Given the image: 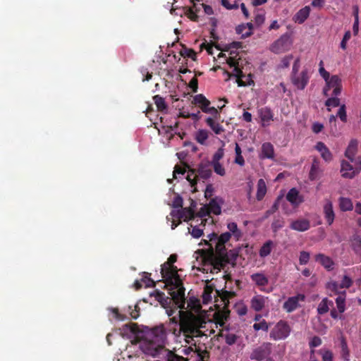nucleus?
<instances>
[{
  "instance_id": "nucleus-64",
  "label": "nucleus",
  "mask_w": 361,
  "mask_h": 361,
  "mask_svg": "<svg viewBox=\"0 0 361 361\" xmlns=\"http://www.w3.org/2000/svg\"><path fill=\"white\" fill-rule=\"evenodd\" d=\"M323 128H324L323 124L318 123V122L313 123L312 127V131L314 133H320Z\"/></svg>"
},
{
  "instance_id": "nucleus-26",
  "label": "nucleus",
  "mask_w": 361,
  "mask_h": 361,
  "mask_svg": "<svg viewBox=\"0 0 361 361\" xmlns=\"http://www.w3.org/2000/svg\"><path fill=\"white\" fill-rule=\"evenodd\" d=\"M266 299L262 295H257L251 300V307L256 312L261 311L265 305Z\"/></svg>"
},
{
  "instance_id": "nucleus-29",
  "label": "nucleus",
  "mask_w": 361,
  "mask_h": 361,
  "mask_svg": "<svg viewBox=\"0 0 361 361\" xmlns=\"http://www.w3.org/2000/svg\"><path fill=\"white\" fill-rule=\"evenodd\" d=\"M250 278L257 286H265L269 283L268 278L262 273L253 274Z\"/></svg>"
},
{
  "instance_id": "nucleus-2",
  "label": "nucleus",
  "mask_w": 361,
  "mask_h": 361,
  "mask_svg": "<svg viewBox=\"0 0 361 361\" xmlns=\"http://www.w3.org/2000/svg\"><path fill=\"white\" fill-rule=\"evenodd\" d=\"M122 336H133L130 341V345H128L126 349L127 356L132 358L133 356L130 354L132 348L139 345V348L146 355L155 357L158 355V326L150 329L145 326L140 329L139 326L135 323L123 325L121 329Z\"/></svg>"
},
{
  "instance_id": "nucleus-45",
  "label": "nucleus",
  "mask_w": 361,
  "mask_h": 361,
  "mask_svg": "<svg viewBox=\"0 0 361 361\" xmlns=\"http://www.w3.org/2000/svg\"><path fill=\"white\" fill-rule=\"evenodd\" d=\"M245 29L246 25H245V24L240 25L236 27V32L239 35H241L243 38H246L250 36L252 32L251 31L245 32Z\"/></svg>"
},
{
  "instance_id": "nucleus-16",
  "label": "nucleus",
  "mask_w": 361,
  "mask_h": 361,
  "mask_svg": "<svg viewBox=\"0 0 361 361\" xmlns=\"http://www.w3.org/2000/svg\"><path fill=\"white\" fill-rule=\"evenodd\" d=\"M155 282L150 278V274L144 272L142 277L140 280H136L133 284L136 290L140 289L142 286L146 288L153 287L155 286Z\"/></svg>"
},
{
  "instance_id": "nucleus-33",
  "label": "nucleus",
  "mask_w": 361,
  "mask_h": 361,
  "mask_svg": "<svg viewBox=\"0 0 361 361\" xmlns=\"http://www.w3.org/2000/svg\"><path fill=\"white\" fill-rule=\"evenodd\" d=\"M274 243L272 240H267L263 245L261 247L259 254L261 257H266L270 255Z\"/></svg>"
},
{
  "instance_id": "nucleus-30",
  "label": "nucleus",
  "mask_w": 361,
  "mask_h": 361,
  "mask_svg": "<svg viewBox=\"0 0 361 361\" xmlns=\"http://www.w3.org/2000/svg\"><path fill=\"white\" fill-rule=\"evenodd\" d=\"M339 207L341 211H351L353 209V204L351 200L348 197H341L338 199Z\"/></svg>"
},
{
  "instance_id": "nucleus-41",
  "label": "nucleus",
  "mask_w": 361,
  "mask_h": 361,
  "mask_svg": "<svg viewBox=\"0 0 361 361\" xmlns=\"http://www.w3.org/2000/svg\"><path fill=\"white\" fill-rule=\"evenodd\" d=\"M325 105L326 106H328L327 110L329 111H331V109L329 108L330 106L337 107V106H341L340 105V99L338 98L337 96H334L332 97H330L325 102Z\"/></svg>"
},
{
  "instance_id": "nucleus-53",
  "label": "nucleus",
  "mask_w": 361,
  "mask_h": 361,
  "mask_svg": "<svg viewBox=\"0 0 361 361\" xmlns=\"http://www.w3.org/2000/svg\"><path fill=\"white\" fill-rule=\"evenodd\" d=\"M352 284H353L352 279L347 275H345V276H343L341 283L340 284V288H348L352 286Z\"/></svg>"
},
{
  "instance_id": "nucleus-63",
  "label": "nucleus",
  "mask_w": 361,
  "mask_h": 361,
  "mask_svg": "<svg viewBox=\"0 0 361 361\" xmlns=\"http://www.w3.org/2000/svg\"><path fill=\"white\" fill-rule=\"evenodd\" d=\"M214 192V188L212 185L209 184L207 185L206 189L204 190V197L206 198H209L212 196Z\"/></svg>"
},
{
  "instance_id": "nucleus-14",
  "label": "nucleus",
  "mask_w": 361,
  "mask_h": 361,
  "mask_svg": "<svg viewBox=\"0 0 361 361\" xmlns=\"http://www.w3.org/2000/svg\"><path fill=\"white\" fill-rule=\"evenodd\" d=\"M290 228L294 231L304 232L310 228V221L306 219H298L291 221Z\"/></svg>"
},
{
  "instance_id": "nucleus-46",
  "label": "nucleus",
  "mask_w": 361,
  "mask_h": 361,
  "mask_svg": "<svg viewBox=\"0 0 361 361\" xmlns=\"http://www.w3.org/2000/svg\"><path fill=\"white\" fill-rule=\"evenodd\" d=\"M225 342L228 345H232L237 342L238 336L234 334H227L224 336Z\"/></svg>"
},
{
  "instance_id": "nucleus-55",
  "label": "nucleus",
  "mask_w": 361,
  "mask_h": 361,
  "mask_svg": "<svg viewBox=\"0 0 361 361\" xmlns=\"http://www.w3.org/2000/svg\"><path fill=\"white\" fill-rule=\"evenodd\" d=\"M220 296L225 305H226V304L229 302V298L234 296V293L225 290L221 293Z\"/></svg>"
},
{
  "instance_id": "nucleus-50",
  "label": "nucleus",
  "mask_w": 361,
  "mask_h": 361,
  "mask_svg": "<svg viewBox=\"0 0 361 361\" xmlns=\"http://www.w3.org/2000/svg\"><path fill=\"white\" fill-rule=\"evenodd\" d=\"M336 116H338L339 118L343 121V122H346L347 121V114H346V110H345V104H342L340 106V108L337 112V115Z\"/></svg>"
},
{
  "instance_id": "nucleus-38",
  "label": "nucleus",
  "mask_w": 361,
  "mask_h": 361,
  "mask_svg": "<svg viewBox=\"0 0 361 361\" xmlns=\"http://www.w3.org/2000/svg\"><path fill=\"white\" fill-rule=\"evenodd\" d=\"M152 114H154L156 117L157 114L154 111L153 108L151 105H149L147 109L145 111V115L148 117L152 122V125H154V128L158 129V123L157 122V119L152 117Z\"/></svg>"
},
{
  "instance_id": "nucleus-40",
  "label": "nucleus",
  "mask_w": 361,
  "mask_h": 361,
  "mask_svg": "<svg viewBox=\"0 0 361 361\" xmlns=\"http://www.w3.org/2000/svg\"><path fill=\"white\" fill-rule=\"evenodd\" d=\"M265 20V12L262 9H257L255 16V23L257 26L262 25Z\"/></svg>"
},
{
  "instance_id": "nucleus-58",
  "label": "nucleus",
  "mask_w": 361,
  "mask_h": 361,
  "mask_svg": "<svg viewBox=\"0 0 361 361\" xmlns=\"http://www.w3.org/2000/svg\"><path fill=\"white\" fill-rule=\"evenodd\" d=\"M212 290L206 289L202 294V301L204 304H207L212 300Z\"/></svg>"
},
{
  "instance_id": "nucleus-54",
  "label": "nucleus",
  "mask_w": 361,
  "mask_h": 361,
  "mask_svg": "<svg viewBox=\"0 0 361 361\" xmlns=\"http://www.w3.org/2000/svg\"><path fill=\"white\" fill-rule=\"evenodd\" d=\"M205 102H207V99L202 94H197L193 97V103L195 104L201 106Z\"/></svg>"
},
{
  "instance_id": "nucleus-13",
  "label": "nucleus",
  "mask_w": 361,
  "mask_h": 361,
  "mask_svg": "<svg viewBox=\"0 0 361 361\" xmlns=\"http://www.w3.org/2000/svg\"><path fill=\"white\" fill-rule=\"evenodd\" d=\"M286 200L294 207H298L303 201L302 196L300 195L299 191L295 188H291L286 195Z\"/></svg>"
},
{
  "instance_id": "nucleus-60",
  "label": "nucleus",
  "mask_w": 361,
  "mask_h": 361,
  "mask_svg": "<svg viewBox=\"0 0 361 361\" xmlns=\"http://www.w3.org/2000/svg\"><path fill=\"white\" fill-rule=\"evenodd\" d=\"M221 4L223 6L226 8L227 9L231 10V9H236L238 8V5L236 2V1H234L233 4H230L228 0H221Z\"/></svg>"
},
{
  "instance_id": "nucleus-7",
  "label": "nucleus",
  "mask_w": 361,
  "mask_h": 361,
  "mask_svg": "<svg viewBox=\"0 0 361 361\" xmlns=\"http://www.w3.org/2000/svg\"><path fill=\"white\" fill-rule=\"evenodd\" d=\"M293 44L290 35L288 33L282 35L270 47V50L274 54H281L288 51Z\"/></svg>"
},
{
  "instance_id": "nucleus-32",
  "label": "nucleus",
  "mask_w": 361,
  "mask_h": 361,
  "mask_svg": "<svg viewBox=\"0 0 361 361\" xmlns=\"http://www.w3.org/2000/svg\"><path fill=\"white\" fill-rule=\"evenodd\" d=\"M267 192V185L263 179H259L257 182V190L256 197L257 200H262Z\"/></svg>"
},
{
  "instance_id": "nucleus-62",
  "label": "nucleus",
  "mask_w": 361,
  "mask_h": 361,
  "mask_svg": "<svg viewBox=\"0 0 361 361\" xmlns=\"http://www.w3.org/2000/svg\"><path fill=\"white\" fill-rule=\"evenodd\" d=\"M322 344V339L318 336H314L310 342V348H315Z\"/></svg>"
},
{
  "instance_id": "nucleus-48",
  "label": "nucleus",
  "mask_w": 361,
  "mask_h": 361,
  "mask_svg": "<svg viewBox=\"0 0 361 361\" xmlns=\"http://www.w3.org/2000/svg\"><path fill=\"white\" fill-rule=\"evenodd\" d=\"M310 253L306 251H301L300 252L299 262L301 265H304L308 263L310 260Z\"/></svg>"
},
{
  "instance_id": "nucleus-43",
  "label": "nucleus",
  "mask_w": 361,
  "mask_h": 361,
  "mask_svg": "<svg viewBox=\"0 0 361 361\" xmlns=\"http://www.w3.org/2000/svg\"><path fill=\"white\" fill-rule=\"evenodd\" d=\"M284 226V221L283 219L278 218L274 220L271 224V229L274 233H276L279 229Z\"/></svg>"
},
{
  "instance_id": "nucleus-36",
  "label": "nucleus",
  "mask_w": 361,
  "mask_h": 361,
  "mask_svg": "<svg viewBox=\"0 0 361 361\" xmlns=\"http://www.w3.org/2000/svg\"><path fill=\"white\" fill-rule=\"evenodd\" d=\"M186 179L190 183L191 187H195L198 180V176L196 173V169H190Z\"/></svg>"
},
{
  "instance_id": "nucleus-11",
  "label": "nucleus",
  "mask_w": 361,
  "mask_h": 361,
  "mask_svg": "<svg viewBox=\"0 0 361 361\" xmlns=\"http://www.w3.org/2000/svg\"><path fill=\"white\" fill-rule=\"evenodd\" d=\"M171 216L177 219H183L185 221L192 220L195 217V212L190 208H181V209L173 210L171 213Z\"/></svg>"
},
{
  "instance_id": "nucleus-10",
  "label": "nucleus",
  "mask_w": 361,
  "mask_h": 361,
  "mask_svg": "<svg viewBox=\"0 0 361 361\" xmlns=\"http://www.w3.org/2000/svg\"><path fill=\"white\" fill-rule=\"evenodd\" d=\"M341 173L343 178L352 179L359 173V171L355 169L348 161L343 160L341 164Z\"/></svg>"
},
{
  "instance_id": "nucleus-59",
  "label": "nucleus",
  "mask_w": 361,
  "mask_h": 361,
  "mask_svg": "<svg viewBox=\"0 0 361 361\" xmlns=\"http://www.w3.org/2000/svg\"><path fill=\"white\" fill-rule=\"evenodd\" d=\"M192 236L195 238H199L203 235V230L199 228L197 226H193L192 231H189Z\"/></svg>"
},
{
  "instance_id": "nucleus-25",
  "label": "nucleus",
  "mask_w": 361,
  "mask_h": 361,
  "mask_svg": "<svg viewBox=\"0 0 361 361\" xmlns=\"http://www.w3.org/2000/svg\"><path fill=\"white\" fill-rule=\"evenodd\" d=\"M315 149L320 152L322 157L326 161H330L332 159V154L327 147L322 142H318Z\"/></svg>"
},
{
  "instance_id": "nucleus-47",
  "label": "nucleus",
  "mask_w": 361,
  "mask_h": 361,
  "mask_svg": "<svg viewBox=\"0 0 361 361\" xmlns=\"http://www.w3.org/2000/svg\"><path fill=\"white\" fill-rule=\"evenodd\" d=\"M231 237V233L230 232H225L221 234L219 236L218 235V238L221 247H225V243H227Z\"/></svg>"
},
{
  "instance_id": "nucleus-28",
  "label": "nucleus",
  "mask_w": 361,
  "mask_h": 361,
  "mask_svg": "<svg viewBox=\"0 0 361 361\" xmlns=\"http://www.w3.org/2000/svg\"><path fill=\"white\" fill-rule=\"evenodd\" d=\"M334 306V302L332 300H329L327 298H324L319 302L317 307V313L319 314H324L327 313L330 309Z\"/></svg>"
},
{
  "instance_id": "nucleus-23",
  "label": "nucleus",
  "mask_w": 361,
  "mask_h": 361,
  "mask_svg": "<svg viewBox=\"0 0 361 361\" xmlns=\"http://www.w3.org/2000/svg\"><path fill=\"white\" fill-rule=\"evenodd\" d=\"M315 261L320 263L324 268L331 270L334 268V263L328 256L319 253L315 255Z\"/></svg>"
},
{
  "instance_id": "nucleus-21",
  "label": "nucleus",
  "mask_w": 361,
  "mask_h": 361,
  "mask_svg": "<svg viewBox=\"0 0 361 361\" xmlns=\"http://www.w3.org/2000/svg\"><path fill=\"white\" fill-rule=\"evenodd\" d=\"M324 218L329 225H331L334 221L335 214L331 201L328 200L324 205Z\"/></svg>"
},
{
  "instance_id": "nucleus-18",
  "label": "nucleus",
  "mask_w": 361,
  "mask_h": 361,
  "mask_svg": "<svg viewBox=\"0 0 361 361\" xmlns=\"http://www.w3.org/2000/svg\"><path fill=\"white\" fill-rule=\"evenodd\" d=\"M259 158L262 159H273L274 158V146L271 143L264 142L262 144Z\"/></svg>"
},
{
  "instance_id": "nucleus-15",
  "label": "nucleus",
  "mask_w": 361,
  "mask_h": 361,
  "mask_svg": "<svg viewBox=\"0 0 361 361\" xmlns=\"http://www.w3.org/2000/svg\"><path fill=\"white\" fill-rule=\"evenodd\" d=\"M210 166L211 165L209 161L201 162L196 169V173H198V177L204 180L209 178L212 173Z\"/></svg>"
},
{
  "instance_id": "nucleus-12",
  "label": "nucleus",
  "mask_w": 361,
  "mask_h": 361,
  "mask_svg": "<svg viewBox=\"0 0 361 361\" xmlns=\"http://www.w3.org/2000/svg\"><path fill=\"white\" fill-rule=\"evenodd\" d=\"M227 63L231 66L233 67V75L238 79L237 82L238 86H246L247 85H250L251 82H243L241 78L245 76L243 71L237 66L236 62L234 61L233 58H228L227 59Z\"/></svg>"
},
{
  "instance_id": "nucleus-1",
  "label": "nucleus",
  "mask_w": 361,
  "mask_h": 361,
  "mask_svg": "<svg viewBox=\"0 0 361 361\" xmlns=\"http://www.w3.org/2000/svg\"><path fill=\"white\" fill-rule=\"evenodd\" d=\"M176 260L177 255H171L168 260L161 265L159 271L161 275V279H159V287L166 289L171 296L166 297L159 291V305L169 317L173 315L177 308L185 309V289L178 274V268L173 264Z\"/></svg>"
},
{
  "instance_id": "nucleus-24",
  "label": "nucleus",
  "mask_w": 361,
  "mask_h": 361,
  "mask_svg": "<svg viewBox=\"0 0 361 361\" xmlns=\"http://www.w3.org/2000/svg\"><path fill=\"white\" fill-rule=\"evenodd\" d=\"M322 170L319 167V161L317 159H314L312 162L311 169L309 173V178L311 180H314L320 177Z\"/></svg>"
},
{
  "instance_id": "nucleus-27",
  "label": "nucleus",
  "mask_w": 361,
  "mask_h": 361,
  "mask_svg": "<svg viewBox=\"0 0 361 361\" xmlns=\"http://www.w3.org/2000/svg\"><path fill=\"white\" fill-rule=\"evenodd\" d=\"M350 241V247L354 252L357 255L361 256V237L357 234H354Z\"/></svg>"
},
{
  "instance_id": "nucleus-61",
  "label": "nucleus",
  "mask_w": 361,
  "mask_h": 361,
  "mask_svg": "<svg viewBox=\"0 0 361 361\" xmlns=\"http://www.w3.org/2000/svg\"><path fill=\"white\" fill-rule=\"evenodd\" d=\"M173 207L175 208H183V198L180 195H176L173 201Z\"/></svg>"
},
{
  "instance_id": "nucleus-31",
  "label": "nucleus",
  "mask_w": 361,
  "mask_h": 361,
  "mask_svg": "<svg viewBox=\"0 0 361 361\" xmlns=\"http://www.w3.org/2000/svg\"><path fill=\"white\" fill-rule=\"evenodd\" d=\"M206 123L215 134L219 135L224 131V128L219 123L215 122L213 118L208 117L206 119Z\"/></svg>"
},
{
  "instance_id": "nucleus-17",
  "label": "nucleus",
  "mask_w": 361,
  "mask_h": 361,
  "mask_svg": "<svg viewBox=\"0 0 361 361\" xmlns=\"http://www.w3.org/2000/svg\"><path fill=\"white\" fill-rule=\"evenodd\" d=\"M224 202V200L220 197H215L212 199L208 205L209 212L215 215L220 214L221 212V205Z\"/></svg>"
},
{
  "instance_id": "nucleus-9",
  "label": "nucleus",
  "mask_w": 361,
  "mask_h": 361,
  "mask_svg": "<svg viewBox=\"0 0 361 361\" xmlns=\"http://www.w3.org/2000/svg\"><path fill=\"white\" fill-rule=\"evenodd\" d=\"M326 87L329 89H333V96H338L341 93L342 84L341 79L336 75H332L326 81Z\"/></svg>"
},
{
  "instance_id": "nucleus-51",
  "label": "nucleus",
  "mask_w": 361,
  "mask_h": 361,
  "mask_svg": "<svg viewBox=\"0 0 361 361\" xmlns=\"http://www.w3.org/2000/svg\"><path fill=\"white\" fill-rule=\"evenodd\" d=\"M320 354L322 355V361H332L333 353L331 350H321Z\"/></svg>"
},
{
  "instance_id": "nucleus-34",
  "label": "nucleus",
  "mask_w": 361,
  "mask_h": 361,
  "mask_svg": "<svg viewBox=\"0 0 361 361\" xmlns=\"http://www.w3.org/2000/svg\"><path fill=\"white\" fill-rule=\"evenodd\" d=\"M336 304L339 313H343L345 310V291L339 294L336 298Z\"/></svg>"
},
{
  "instance_id": "nucleus-19",
  "label": "nucleus",
  "mask_w": 361,
  "mask_h": 361,
  "mask_svg": "<svg viewBox=\"0 0 361 361\" xmlns=\"http://www.w3.org/2000/svg\"><path fill=\"white\" fill-rule=\"evenodd\" d=\"M259 116L263 122V126H267L269 122L273 120V112L269 107H262L258 111Z\"/></svg>"
},
{
  "instance_id": "nucleus-56",
  "label": "nucleus",
  "mask_w": 361,
  "mask_h": 361,
  "mask_svg": "<svg viewBox=\"0 0 361 361\" xmlns=\"http://www.w3.org/2000/svg\"><path fill=\"white\" fill-rule=\"evenodd\" d=\"M351 37V33L349 30L346 31L344 34L343 39L341 42V48L343 50L346 49L347 47V42L350 39Z\"/></svg>"
},
{
  "instance_id": "nucleus-20",
  "label": "nucleus",
  "mask_w": 361,
  "mask_h": 361,
  "mask_svg": "<svg viewBox=\"0 0 361 361\" xmlns=\"http://www.w3.org/2000/svg\"><path fill=\"white\" fill-rule=\"evenodd\" d=\"M310 13V7L306 6L300 9L293 16V20L299 24L303 23L309 17Z\"/></svg>"
},
{
  "instance_id": "nucleus-49",
  "label": "nucleus",
  "mask_w": 361,
  "mask_h": 361,
  "mask_svg": "<svg viewBox=\"0 0 361 361\" xmlns=\"http://www.w3.org/2000/svg\"><path fill=\"white\" fill-rule=\"evenodd\" d=\"M224 155V150L222 147H221L214 153L212 159L209 163L219 162L220 159L223 158Z\"/></svg>"
},
{
  "instance_id": "nucleus-3",
  "label": "nucleus",
  "mask_w": 361,
  "mask_h": 361,
  "mask_svg": "<svg viewBox=\"0 0 361 361\" xmlns=\"http://www.w3.org/2000/svg\"><path fill=\"white\" fill-rule=\"evenodd\" d=\"M300 66V59H297L293 65L290 80L297 89L302 90L308 84L310 76L307 68H304L300 73H299Z\"/></svg>"
},
{
  "instance_id": "nucleus-37",
  "label": "nucleus",
  "mask_w": 361,
  "mask_h": 361,
  "mask_svg": "<svg viewBox=\"0 0 361 361\" xmlns=\"http://www.w3.org/2000/svg\"><path fill=\"white\" fill-rule=\"evenodd\" d=\"M209 133L207 130H199L195 135V138L197 142L201 145H204L205 141L207 140Z\"/></svg>"
},
{
  "instance_id": "nucleus-6",
  "label": "nucleus",
  "mask_w": 361,
  "mask_h": 361,
  "mask_svg": "<svg viewBox=\"0 0 361 361\" xmlns=\"http://www.w3.org/2000/svg\"><path fill=\"white\" fill-rule=\"evenodd\" d=\"M290 331L291 328L288 323L280 320L271 330L269 337L274 341L284 340L289 336Z\"/></svg>"
},
{
  "instance_id": "nucleus-39",
  "label": "nucleus",
  "mask_w": 361,
  "mask_h": 361,
  "mask_svg": "<svg viewBox=\"0 0 361 361\" xmlns=\"http://www.w3.org/2000/svg\"><path fill=\"white\" fill-rule=\"evenodd\" d=\"M341 356L343 360L345 361H349L350 360V351L348 348L347 343L344 338H342L341 341Z\"/></svg>"
},
{
  "instance_id": "nucleus-8",
  "label": "nucleus",
  "mask_w": 361,
  "mask_h": 361,
  "mask_svg": "<svg viewBox=\"0 0 361 361\" xmlns=\"http://www.w3.org/2000/svg\"><path fill=\"white\" fill-rule=\"evenodd\" d=\"M305 296L303 294H298L290 297L283 303V307L287 312H292L299 307V301H304Z\"/></svg>"
},
{
  "instance_id": "nucleus-22",
  "label": "nucleus",
  "mask_w": 361,
  "mask_h": 361,
  "mask_svg": "<svg viewBox=\"0 0 361 361\" xmlns=\"http://www.w3.org/2000/svg\"><path fill=\"white\" fill-rule=\"evenodd\" d=\"M357 141L356 140H350L345 152V156L351 161H355V156L357 151Z\"/></svg>"
},
{
  "instance_id": "nucleus-42",
  "label": "nucleus",
  "mask_w": 361,
  "mask_h": 361,
  "mask_svg": "<svg viewBox=\"0 0 361 361\" xmlns=\"http://www.w3.org/2000/svg\"><path fill=\"white\" fill-rule=\"evenodd\" d=\"M210 165L213 166L214 172L221 176H224L226 174L224 167L220 162L210 163Z\"/></svg>"
},
{
  "instance_id": "nucleus-4",
  "label": "nucleus",
  "mask_w": 361,
  "mask_h": 361,
  "mask_svg": "<svg viewBox=\"0 0 361 361\" xmlns=\"http://www.w3.org/2000/svg\"><path fill=\"white\" fill-rule=\"evenodd\" d=\"M209 249L212 253V264L215 269H220L223 262L227 261L226 247H221L219 240L209 241Z\"/></svg>"
},
{
  "instance_id": "nucleus-52",
  "label": "nucleus",
  "mask_w": 361,
  "mask_h": 361,
  "mask_svg": "<svg viewBox=\"0 0 361 361\" xmlns=\"http://www.w3.org/2000/svg\"><path fill=\"white\" fill-rule=\"evenodd\" d=\"M203 112L212 114L214 118H215V119H218L220 116L219 112L214 106H212V107L209 106L208 108H204L203 109Z\"/></svg>"
},
{
  "instance_id": "nucleus-35",
  "label": "nucleus",
  "mask_w": 361,
  "mask_h": 361,
  "mask_svg": "<svg viewBox=\"0 0 361 361\" xmlns=\"http://www.w3.org/2000/svg\"><path fill=\"white\" fill-rule=\"evenodd\" d=\"M282 200V197L279 196L276 198L272 206L269 209L265 212L264 214V216L262 217V219H266L269 218L271 214L275 213L278 209L280 204V201Z\"/></svg>"
},
{
  "instance_id": "nucleus-5",
  "label": "nucleus",
  "mask_w": 361,
  "mask_h": 361,
  "mask_svg": "<svg viewBox=\"0 0 361 361\" xmlns=\"http://www.w3.org/2000/svg\"><path fill=\"white\" fill-rule=\"evenodd\" d=\"M272 343L264 342L258 347L254 348L250 353V358L257 361H272Z\"/></svg>"
},
{
  "instance_id": "nucleus-44",
  "label": "nucleus",
  "mask_w": 361,
  "mask_h": 361,
  "mask_svg": "<svg viewBox=\"0 0 361 361\" xmlns=\"http://www.w3.org/2000/svg\"><path fill=\"white\" fill-rule=\"evenodd\" d=\"M269 324L267 323V322L264 319H262L259 323H255L253 324V329L255 331L262 330L264 331H267L269 329Z\"/></svg>"
},
{
  "instance_id": "nucleus-57",
  "label": "nucleus",
  "mask_w": 361,
  "mask_h": 361,
  "mask_svg": "<svg viewBox=\"0 0 361 361\" xmlns=\"http://www.w3.org/2000/svg\"><path fill=\"white\" fill-rule=\"evenodd\" d=\"M241 47V43L239 42H233L231 44H226V48L224 49H221L219 46H216V48L219 50L223 51H228L231 49H238Z\"/></svg>"
}]
</instances>
